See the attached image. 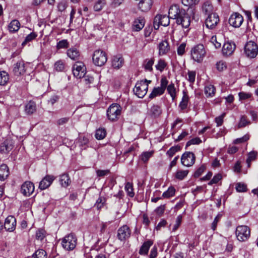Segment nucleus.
Wrapping results in <instances>:
<instances>
[{"mask_svg":"<svg viewBox=\"0 0 258 258\" xmlns=\"http://www.w3.org/2000/svg\"><path fill=\"white\" fill-rule=\"evenodd\" d=\"M169 16L166 15H157L154 19L153 26L156 30H158L160 25L164 27L169 25V19L176 20L177 25H180L183 28H188L190 24L191 19L189 15L185 10L180 8L178 5H172L169 10Z\"/></svg>","mask_w":258,"mask_h":258,"instance_id":"nucleus-1","label":"nucleus"},{"mask_svg":"<svg viewBox=\"0 0 258 258\" xmlns=\"http://www.w3.org/2000/svg\"><path fill=\"white\" fill-rule=\"evenodd\" d=\"M151 83V80L147 79L137 82L133 90L135 94L139 98H143L146 95L149 84Z\"/></svg>","mask_w":258,"mask_h":258,"instance_id":"nucleus-2","label":"nucleus"},{"mask_svg":"<svg viewBox=\"0 0 258 258\" xmlns=\"http://www.w3.org/2000/svg\"><path fill=\"white\" fill-rule=\"evenodd\" d=\"M121 107L118 104L110 105L107 110L108 119L111 121L117 120L121 114Z\"/></svg>","mask_w":258,"mask_h":258,"instance_id":"nucleus-3","label":"nucleus"},{"mask_svg":"<svg viewBox=\"0 0 258 258\" xmlns=\"http://www.w3.org/2000/svg\"><path fill=\"white\" fill-rule=\"evenodd\" d=\"M206 51L203 44H198L191 50V58L198 62H201L204 58Z\"/></svg>","mask_w":258,"mask_h":258,"instance_id":"nucleus-4","label":"nucleus"},{"mask_svg":"<svg viewBox=\"0 0 258 258\" xmlns=\"http://www.w3.org/2000/svg\"><path fill=\"white\" fill-rule=\"evenodd\" d=\"M237 239L239 241H245L250 237V230L249 228L245 225H240L237 227L235 231Z\"/></svg>","mask_w":258,"mask_h":258,"instance_id":"nucleus-5","label":"nucleus"},{"mask_svg":"<svg viewBox=\"0 0 258 258\" xmlns=\"http://www.w3.org/2000/svg\"><path fill=\"white\" fill-rule=\"evenodd\" d=\"M160 82V86L154 88L149 95V98L152 99L157 96L162 95L164 93L168 81L165 77H162Z\"/></svg>","mask_w":258,"mask_h":258,"instance_id":"nucleus-6","label":"nucleus"},{"mask_svg":"<svg viewBox=\"0 0 258 258\" xmlns=\"http://www.w3.org/2000/svg\"><path fill=\"white\" fill-rule=\"evenodd\" d=\"M93 61L95 65L99 67L103 66L107 60L106 53L102 50H96L93 53Z\"/></svg>","mask_w":258,"mask_h":258,"instance_id":"nucleus-7","label":"nucleus"},{"mask_svg":"<svg viewBox=\"0 0 258 258\" xmlns=\"http://www.w3.org/2000/svg\"><path fill=\"white\" fill-rule=\"evenodd\" d=\"M77 239L73 234H70L66 236L62 241V247L68 250L74 249L77 244Z\"/></svg>","mask_w":258,"mask_h":258,"instance_id":"nucleus-8","label":"nucleus"},{"mask_svg":"<svg viewBox=\"0 0 258 258\" xmlns=\"http://www.w3.org/2000/svg\"><path fill=\"white\" fill-rule=\"evenodd\" d=\"M258 46L252 41H249L246 43L244 47V53L249 58H254L257 54Z\"/></svg>","mask_w":258,"mask_h":258,"instance_id":"nucleus-9","label":"nucleus"},{"mask_svg":"<svg viewBox=\"0 0 258 258\" xmlns=\"http://www.w3.org/2000/svg\"><path fill=\"white\" fill-rule=\"evenodd\" d=\"M86 68L84 64L77 61L73 67V73L74 76L78 79L84 78L86 74Z\"/></svg>","mask_w":258,"mask_h":258,"instance_id":"nucleus-10","label":"nucleus"},{"mask_svg":"<svg viewBox=\"0 0 258 258\" xmlns=\"http://www.w3.org/2000/svg\"><path fill=\"white\" fill-rule=\"evenodd\" d=\"M26 68L24 61L22 59L18 60L13 65V74L15 76L20 77L26 73Z\"/></svg>","mask_w":258,"mask_h":258,"instance_id":"nucleus-11","label":"nucleus"},{"mask_svg":"<svg viewBox=\"0 0 258 258\" xmlns=\"http://www.w3.org/2000/svg\"><path fill=\"white\" fill-rule=\"evenodd\" d=\"M228 22L233 27L239 28L243 22V17L238 13H233L231 15Z\"/></svg>","mask_w":258,"mask_h":258,"instance_id":"nucleus-12","label":"nucleus"},{"mask_svg":"<svg viewBox=\"0 0 258 258\" xmlns=\"http://www.w3.org/2000/svg\"><path fill=\"white\" fill-rule=\"evenodd\" d=\"M220 22L219 16L216 13H211L205 20V25L208 28L213 29L216 28Z\"/></svg>","mask_w":258,"mask_h":258,"instance_id":"nucleus-13","label":"nucleus"},{"mask_svg":"<svg viewBox=\"0 0 258 258\" xmlns=\"http://www.w3.org/2000/svg\"><path fill=\"white\" fill-rule=\"evenodd\" d=\"M196 156L192 152H186L181 156V162L185 166L190 167L195 162Z\"/></svg>","mask_w":258,"mask_h":258,"instance_id":"nucleus-14","label":"nucleus"},{"mask_svg":"<svg viewBox=\"0 0 258 258\" xmlns=\"http://www.w3.org/2000/svg\"><path fill=\"white\" fill-rule=\"evenodd\" d=\"M131 234V231L129 227L126 225L120 227L117 231V238L121 241H124L128 239Z\"/></svg>","mask_w":258,"mask_h":258,"instance_id":"nucleus-15","label":"nucleus"},{"mask_svg":"<svg viewBox=\"0 0 258 258\" xmlns=\"http://www.w3.org/2000/svg\"><path fill=\"white\" fill-rule=\"evenodd\" d=\"M34 191V185L32 182L26 181L21 186V192L25 196H30Z\"/></svg>","mask_w":258,"mask_h":258,"instance_id":"nucleus-16","label":"nucleus"},{"mask_svg":"<svg viewBox=\"0 0 258 258\" xmlns=\"http://www.w3.org/2000/svg\"><path fill=\"white\" fill-rule=\"evenodd\" d=\"M16 219L13 216H9L5 220L4 228L6 230L12 232L16 228Z\"/></svg>","mask_w":258,"mask_h":258,"instance_id":"nucleus-17","label":"nucleus"},{"mask_svg":"<svg viewBox=\"0 0 258 258\" xmlns=\"http://www.w3.org/2000/svg\"><path fill=\"white\" fill-rule=\"evenodd\" d=\"M13 141L10 139H7L3 142L0 146V153L1 154H8L14 147Z\"/></svg>","mask_w":258,"mask_h":258,"instance_id":"nucleus-18","label":"nucleus"},{"mask_svg":"<svg viewBox=\"0 0 258 258\" xmlns=\"http://www.w3.org/2000/svg\"><path fill=\"white\" fill-rule=\"evenodd\" d=\"M55 177L53 175H46L40 182L39 188L41 190H44L48 188L53 181L55 179Z\"/></svg>","mask_w":258,"mask_h":258,"instance_id":"nucleus-19","label":"nucleus"},{"mask_svg":"<svg viewBox=\"0 0 258 258\" xmlns=\"http://www.w3.org/2000/svg\"><path fill=\"white\" fill-rule=\"evenodd\" d=\"M153 3V0H141L138 4V8L142 12H147L151 9Z\"/></svg>","mask_w":258,"mask_h":258,"instance_id":"nucleus-20","label":"nucleus"},{"mask_svg":"<svg viewBox=\"0 0 258 258\" xmlns=\"http://www.w3.org/2000/svg\"><path fill=\"white\" fill-rule=\"evenodd\" d=\"M162 113L161 107L157 104H153L148 111L149 116L153 118H156L160 116Z\"/></svg>","mask_w":258,"mask_h":258,"instance_id":"nucleus-21","label":"nucleus"},{"mask_svg":"<svg viewBox=\"0 0 258 258\" xmlns=\"http://www.w3.org/2000/svg\"><path fill=\"white\" fill-rule=\"evenodd\" d=\"M158 49L159 55L166 54L170 50V46L168 42L166 40L160 42L158 44Z\"/></svg>","mask_w":258,"mask_h":258,"instance_id":"nucleus-22","label":"nucleus"},{"mask_svg":"<svg viewBox=\"0 0 258 258\" xmlns=\"http://www.w3.org/2000/svg\"><path fill=\"white\" fill-rule=\"evenodd\" d=\"M153 241L148 239L145 241L141 246L139 253L141 255H146L148 253L150 247L153 245Z\"/></svg>","mask_w":258,"mask_h":258,"instance_id":"nucleus-23","label":"nucleus"},{"mask_svg":"<svg viewBox=\"0 0 258 258\" xmlns=\"http://www.w3.org/2000/svg\"><path fill=\"white\" fill-rule=\"evenodd\" d=\"M235 49V44L231 42H225L222 48L223 53L226 55L231 54Z\"/></svg>","mask_w":258,"mask_h":258,"instance_id":"nucleus-24","label":"nucleus"},{"mask_svg":"<svg viewBox=\"0 0 258 258\" xmlns=\"http://www.w3.org/2000/svg\"><path fill=\"white\" fill-rule=\"evenodd\" d=\"M67 55L74 60H79L80 57V52L76 47H71L67 50Z\"/></svg>","mask_w":258,"mask_h":258,"instance_id":"nucleus-25","label":"nucleus"},{"mask_svg":"<svg viewBox=\"0 0 258 258\" xmlns=\"http://www.w3.org/2000/svg\"><path fill=\"white\" fill-rule=\"evenodd\" d=\"M145 21L142 17H139L136 19L133 25V29L135 31H139L144 27Z\"/></svg>","mask_w":258,"mask_h":258,"instance_id":"nucleus-26","label":"nucleus"},{"mask_svg":"<svg viewBox=\"0 0 258 258\" xmlns=\"http://www.w3.org/2000/svg\"><path fill=\"white\" fill-rule=\"evenodd\" d=\"M123 62L124 59L121 56H115L112 60V66L114 69H118L122 66Z\"/></svg>","mask_w":258,"mask_h":258,"instance_id":"nucleus-27","label":"nucleus"},{"mask_svg":"<svg viewBox=\"0 0 258 258\" xmlns=\"http://www.w3.org/2000/svg\"><path fill=\"white\" fill-rule=\"evenodd\" d=\"M154 58H147L144 60L143 67L146 71L152 72L153 70V66L154 63Z\"/></svg>","mask_w":258,"mask_h":258,"instance_id":"nucleus-28","label":"nucleus"},{"mask_svg":"<svg viewBox=\"0 0 258 258\" xmlns=\"http://www.w3.org/2000/svg\"><path fill=\"white\" fill-rule=\"evenodd\" d=\"M36 110V103L32 101H30L25 106V111L27 115H31Z\"/></svg>","mask_w":258,"mask_h":258,"instance_id":"nucleus-29","label":"nucleus"},{"mask_svg":"<svg viewBox=\"0 0 258 258\" xmlns=\"http://www.w3.org/2000/svg\"><path fill=\"white\" fill-rule=\"evenodd\" d=\"M9 175V170L6 164H3L0 166V180H5Z\"/></svg>","mask_w":258,"mask_h":258,"instance_id":"nucleus-30","label":"nucleus"},{"mask_svg":"<svg viewBox=\"0 0 258 258\" xmlns=\"http://www.w3.org/2000/svg\"><path fill=\"white\" fill-rule=\"evenodd\" d=\"M59 182L62 186L67 187L71 183V179L67 174H63L60 176Z\"/></svg>","mask_w":258,"mask_h":258,"instance_id":"nucleus-31","label":"nucleus"},{"mask_svg":"<svg viewBox=\"0 0 258 258\" xmlns=\"http://www.w3.org/2000/svg\"><path fill=\"white\" fill-rule=\"evenodd\" d=\"M9 81V75L5 71H0V85L5 86Z\"/></svg>","mask_w":258,"mask_h":258,"instance_id":"nucleus-32","label":"nucleus"},{"mask_svg":"<svg viewBox=\"0 0 258 258\" xmlns=\"http://www.w3.org/2000/svg\"><path fill=\"white\" fill-rule=\"evenodd\" d=\"M20 23L17 20H14L9 25V30L11 32H16L18 31Z\"/></svg>","mask_w":258,"mask_h":258,"instance_id":"nucleus-33","label":"nucleus"},{"mask_svg":"<svg viewBox=\"0 0 258 258\" xmlns=\"http://www.w3.org/2000/svg\"><path fill=\"white\" fill-rule=\"evenodd\" d=\"M188 96L185 91H183V97L181 101L179 104V107L181 110L185 109L187 107L188 102Z\"/></svg>","mask_w":258,"mask_h":258,"instance_id":"nucleus-34","label":"nucleus"},{"mask_svg":"<svg viewBox=\"0 0 258 258\" xmlns=\"http://www.w3.org/2000/svg\"><path fill=\"white\" fill-rule=\"evenodd\" d=\"M166 88L167 92L171 97L172 99L174 100L176 96V91L174 86V84L171 83L169 85H167Z\"/></svg>","mask_w":258,"mask_h":258,"instance_id":"nucleus-35","label":"nucleus"},{"mask_svg":"<svg viewBox=\"0 0 258 258\" xmlns=\"http://www.w3.org/2000/svg\"><path fill=\"white\" fill-rule=\"evenodd\" d=\"M215 88L213 85H208L205 86L204 92L207 97H211L215 94Z\"/></svg>","mask_w":258,"mask_h":258,"instance_id":"nucleus-36","label":"nucleus"},{"mask_svg":"<svg viewBox=\"0 0 258 258\" xmlns=\"http://www.w3.org/2000/svg\"><path fill=\"white\" fill-rule=\"evenodd\" d=\"M203 11L207 15L212 13L213 10V6L209 2H206L203 6Z\"/></svg>","mask_w":258,"mask_h":258,"instance_id":"nucleus-37","label":"nucleus"},{"mask_svg":"<svg viewBox=\"0 0 258 258\" xmlns=\"http://www.w3.org/2000/svg\"><path fill=\"white\" fill-rule=\"evenodd\" d=\"M106 136V131L104 128L97 129L95 133V137L97 140H102Z\"/></svg>","mask_w":258,"mask_h":258,"instance_id":"nucleus-38","label":"nucleus"},{"mask_svg":"<svg viewBox=\"0 0 258 258\" xmlns=\"http://www.w3.org/2000/svg\"><path fill=\"white\" fill-rule=\"evenodd\" d=\"M257 156V152L256 151H251L248 154V158L246 159V163L247 167H250V163L251 161H254L256 159Z\"/></svg>","mask_w":258,"mask_h":258,"instance_id":"nucleus-39","label":"nucleus"},{"mask_svg":"<svg viewBox=\"0 0 258 258\" xmlns=\"http://www.w3.org/2000/svg\"><path fill=\"white\" fill-rule=\"evenodd\" d=\"M106 4L105 0H98L94 5L93 9L95 11H100Z\"/></svg>","mask_w":258,"mask_h":258,"instance_id":"nucleus-40","label":"nucleus"},{"mask_svg":"<svg viewBox=\"0 0 258 258\" xmlns=\"http://www.w3.org/2000/svg\"><path fill=\"white\" fill-rule=\"evenodd\" d=\"M167 63L165 60L163 59H159L157 63L155 65L156 69L162 72L164 71L165 68L167 67Z\"/></svg>","mask_w":258,"mask_h":258,"instance_id":"nucleus-41","label":"nucleus"},{"mask_svg":"<svg viewBox=\"0 0 258 258\" xmlns=\"http://www.w3.org/2000/svg\"><path fill=\"white\" fill-rule=\"evenodd\" d=\"M54 68L57 72H62L65 69V63L62 60H59L55 62Z\"/></svg>","mask_w":258,"mask_h":258,"instance_id":"nucleus-42","label":"nucleus"},{"mask_svg":"<svg viewBox=\"0 0 258 258\" xmlns=\"http://www.w3.org/2000/svg\"><path fill=\"white\" fill-rule=\"evenodd\" d=\"M175 192V188L173 186H170L166 191L163 193L162 198L168 199L172 197L174 195Z\"/></svg>","mask_w":258,"mask_h":258,"instance_id":"nucleus-43","label":"nucleus"},{"mask_svg":"<svg viewBox=\"0 0 258 258\" xmlns=\"http://www.w3.org/2000/svg\"><path fill=\"white\" fill-rule=\"evenodd\" d=\"M125 190L127 192V195L133 198L135 196V193L134 192L133 186L132 183L129 182L126 183L125 185Z\"/></svg>","mask_w":258,"mask_h":258,"instance_id":"nucleus-44","label":"nucleus"},{"mask_svg":"<svg viewBox=\"0 0 258 258\" xmlns=\"http://www.w3.org/2000/svg\"><path fill=\"white\" fill-rule=\"evenodd\" d=\"M32 258H47L46 252L43 249H38L33 254Z\"/></svg>","mask_w":258,"mask_h":258,"instance_id":"nucleus-45","label":"nucleus"},{"mask_svg":"<svg viewBox=\"0 0 258 258\" xmlns=\"http://www.w3.org/2000/svg\"><path fill=\"white\" fill-rule=\"evenodd\" d=\"M153 151L150 152H145L142 154L141 155V159L144 163H146L148 162L149 159L153 156Z\"/></svg>","mask_w":258,"mask_h":258,"instance_id":"nucleus-46","label":"nucleus"},{"mask_svg":"<svg viewBox=\"0 0 258 258\" xmlns=\"http://www.w3.org/2000/svg\"><path fill=\"white\" fill-rule=\"evenodd\" d=\"M37 36V34L35 32H31L26 37L25 40L22 42V45L23 46L26 45L28 42L35 39Z\"/></svg>","mask_w":258,"mask_h":258,"instance_id":"nucleus-47","label":"nucleus"},{"mask_svg":"<svg viewBox=\"0 0 258 258\" xmlns=\"http://www.w3.org/2000/svg\"><path fill=\"white\" fill-rule=\"evenodd\" d=\"M180 150V147L179 146L172 147L166 152V154L169 157H173L174 154Z\"/></svg>","mask_w":258,"mask_h":258,"instance_id":"nucleus-48","label":"nucleus"},{"mask_svg":"<svg viewBox=\"0 0 258 258\" xmlns=\"http://www.w3.org/2000/svg\"><path fill=\"white\" fill-rule=\"evenodd\" d=\"M188 173V170H179L177 171L175 177L179 180H182L185 177Z\"/></svg>","mask_w":258,"mask_h":258,"instance_id":"nucleus-49","label":"nucleus"},{"mask_svg":"<svg viewBox=\"0 0 258 258\" xmlns=\"http://www.w3.org/2000/svg\"><path fill=\"white\" fill-rule=\"evenodd\" d=\"M202 143V140L199 137H196L193 139H191L189 141H188L186 144L185 148H186L187 147L191 145H199Z\"/></svg>","mask_w":258,"mask_h":258,"instance_id":"nucleus-50","label":"nucleus"},{"mask_svg":"<svg viewBox=\"0 0 258 258\" xmlns=\"http://www.w3.org/2000/svg\"><path fill=\"white\" fill-rule=\"evenodd\" d=\"M78 141L80 146H86L89 143V139L84 136H80Z\"/></svg>","mask_w":258,"mask_h":258,"instance_id":"nucleus-51","label":"nucleus"},{"mask_svg":"<svg viewBox=\"0 0 258 258\" xmlns=\"http://www.w3.org/2000/svg\"><path fill=\"white\" fill-rule=\"evenodd\" d=\"M183 5L187 7H191L198 4L199 0H181Z\"/></svg>","mask_w":258,"mask_h":258,"instance_id":"nucleus-52","label":"nucleus"},{"mask_svg":"<svg viewBox=\"0 0 258 258\" xmlns=\"http://www.w3.org/2000/svg\"><path fill=\"white\" fill-rule=\"evenodd\" d=\"M182 216L181 215H178L175 221V223L173 226L172 231H175L177 230L178 227H179L180 225L181 224V221H182Z\"/></svg>","mask_w":258,"mask_h":258,"instance_id":"nucleus-53","label":"nucleus"},{"mask_svg":"<svg viewBox=\"0 0 258 258\" xmlns=\"http://www.w3.org/2000/svg\"><path fill=\"white\" fill-rule=\"evenodd\" d=\"M236 189L238 192H245L247 190L246 185L243 183H238L236 185Z\"/></svg>","mask_w":258,"mask_h":258,"instance_id":"nucleus-54","label":"nucleus"},{"mask_svg":"<svg viewBox=\"0 0 258 258\" xmlns=\"http://www.w3.org/2000/svg\"><path fill=\"white\" fill-rule=\"evenodd\" d=\"M222 179V175L221 174H217L215 175L212 180L208 183V184L210 185H212L213 184L217 183L220 180Z\"/></svg>","mask_w":258,"mask_h":258,"instance_id":"nucleus-55","label":"nucleus"},{"mask_svg":"<svg viewBox=\"0 0 258 258\" xmlns=\"http://www.w3.org/2000/svg\"><path fill=\"white\" fill-rule=\"evenodd\" d=\"M45 236V231L43 229H39L36 232V237L38 240H42Z\"/></svg>","mask_w":258,"mask_h":258,"instance_id":"nucleus-56","label":"nucleus"},{"mask_svg":"<svg viewBox=\"0 0 258 258\" xmlns=\"http://www.w3.org/2000/svg\"><path fill=\"white\" fill-rule=\"evenodd\" d=\"M222 217V215L220 214H218L216 217L215 218L213 222L212 223L211 228L214 231L216 230L217 228V225L218 222L220 221L221 218Z\"/></svg>","mask_w":258,"mask_h":258,"instance_id":"nucleus-57","label":"nucleus"},{"mask_svg":"<svg viewBox=\"0 0 258 258\" xmlns=\"http://www.w3.org/2000/svg\"><path fill=\"white\" fill-rule=\"evenodd\" d=\"M226 115L225 113H223L221 115L215 118V120L217 126H221L223 122V118Z\"/></svg>","mask_w":258,"mask_h":258,"instance_id":"nucleus-58","label":"nucleus"},{"mask_svg":"<svg viewBox=\"0 0 258 258\" xmlns=\"http://www.w3.org/2000/svg\"><path fill=\"white\" fill-rule=\"evenodd\" d=\"M68 42L67 40L63 39L61 41H59L57 43V49H61L64 48H67L68 47Z\"/></svg>","mask_w":258,"mask_h":258,"instance_id":"nucleus-59","label":"nucleus"},{"mask_svg":"<svg viewBox=\"0 0 258 258\" xmlns=\"http://www.w3.org/2000/svg\"><path fill=\"white\" fill-rule=\"evenodd\" d=\"M249 123V121H247L246 117L245 116H242L238 124V127H243Z\"/></svg>","mask_w":258,"mask_h":258,"instance_id":"nucleus-60","label":"nucleus"},{"mask_svg":"<svg viewBox=\"0 0 258 258\" xmlns=\"http://www.w3.org/2000/svg\"><path fill=\"white\" fill-rule=\"evenodd\" d=\"M188 78L187 80L191 83H194L195 81L196 78V72L195 71H188Z\"/></svg>","mask_w":258,"mask_h":258,"instance_id":"nucleus-61","label":"nucleus"},{"mask_svg":"<svg viewBox=\"0 0 258 258\" xmlns=\"http://www.w3.org/2000/svg\"><path fill=\"white\" fill-rule=\"evenodd\" d=\"M238 96L239 97V100H246L247 99L249 98L251 95L250 93H246L244 92H241L238 93Z\"/></svg>","mask_w":258,"mask_h":258,"instance_id":"nucleus-62","label":"nucleus"},{"mask_svg":"<svg viewBox=\"0 0 258 258\" xmlns=\"http://www.w3.org/2000/svg\"><path fill=\"white\" fill-rule=\"evenodd\" d=\"M185 46V43H182L178 47L177 52L179 55H182L184 53Z\"/></svg>","mask_w":258,"mask_h":258,"instance_id":"nucleus-63","label":"nucleus"},{"mask_svg":"<svg viewBox=\"0 0 258 258\" xmlns=\"http://www.w3.org/2000/svg\"><path fill=\"white\" fill-rule=\"evenodd\" d=\"M216 68L219 71H222L226 69L225 62L223 61H220L216 63Z\"/></svg>","mask_w":258,"mask_h":258,"instance_id":"nucleus-64","label":"nucleus"}]
</instances>
